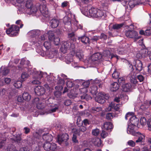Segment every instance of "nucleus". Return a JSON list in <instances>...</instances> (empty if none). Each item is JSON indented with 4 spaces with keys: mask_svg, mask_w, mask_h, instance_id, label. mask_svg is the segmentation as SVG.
Wrapping results in <instances>:
<instances>
[{
    "mask_svg": "<svg viewBox=\"0 0 151 151\" xmlns=\"http://www.w3.org/2000/svg\"><path fill=\"white\" fill-rule=\"evenodd\" d=\"M50 26L52 28H55L57 27V20L55 19H52L50 21Z\"/></svg>",
    "mask_w": 151,
    "mask_h": 151,
    "instance_id": "nucleus-34",
    "label": "nucleus"
},
{
    "mask_svg": "<svg viewBox=\"0 0 151 151\" xmlns=\"http://www.w3.org/2000/svg\"><path fill=\"white\" fill-rule=\"evenodd\" d=\"M45 104L42 102H39L37 104V107L38 109H42L45 107Z\"/></svg>",
    "mask_w": 151,
    "mask_h": 151,
    "instance_id": "nucleus-39",
    "label": "nucleus"
},
{
    "mask_svg": "<svg viewBox=\"0 0 151 151\" xmlns=\"http://www.w3.org/2000/svg\"><path fill=\"white\" fill-rule=\"evenodd\" d=\"M43 147L45 150H52V151H57V146L55 144L52 145L49 142H46L44 144Z\"/></svg>",
    "mask_w": 151,
    "mask_h": 151,
    "instance_id": "nucleus-5",
    "label": "nucleus"
},
{
    "mask_svg": "<svg viewBox=\"0 0 151 151\" xmlns=\"http://www.w3.org/2000/svg\"><path fill=\"white\" fill-rule=\"evenodd\" d=\"M119 74L118 72L114 71L112 74V77L114 79H117L119 77Z\"/></svg>",
    "mask_w": 151,
    "mask_h": 151,
    "instance_id": "nucleus-46",
    "label": "nucleus"
},
{
    "mask_svg": "<svg viewBox=\"0 0 151 151\" xmlns=\"http://www.w3.org/2000/svg\"><path fill=\"white\" fill-rule=\"evenodd\" d=\"M74 25L76 27V29H75L76 30H77L78 29H83V26L81 24H78V22L76 20L74 22Z\"/></svg>",
    "mask_w": 151,
    "mask_h": 151,
    "instance_id": "nucleus-43",
    "label": "nucleus"
},
{
    "mask_svg": "<svg viewBox=\"0 0 151 151\" xmlns=\"http://www.w3.org/2000/svg\"><path fill=\"white\" fill-rule=\"evenodd\" d=\"M121 86L122 91L126 92L130 91L132 87L131 84L129 83H125Z\"/></svg>",
    "mask_w": 151,
    "mask_h": 151,
    "instance_id": "nucleus-18",
    "label": "nucleus"
},
{
    "mask_svg": "<svg viewBox=\"0 0 151 151\" xmlns=\"http://www.w3.org/2000/svg\"><path fill=\"white\" fill-rule=\"evenodd\" d=\"M40 11L43 16L45 17H49V12L45 5L43 4L40 6Z\"/></svg>",
    "mask_w": 151,
    "mask_h": 151,
    "instance_id": "nucleus-9",
    "label": "nucleus"
},
{
    "mask_svg": "<svg viewBox=\"0 0 151 151\" xmlns=\"http://www.w3.org/2000/svg\"><path fill=\"white\" fill-rule=\"evenodd\" d=\"M93 142L95 145L98 147L101 146L102 143L101 139L98 138H96L93 139Z\"/></svg>",
    "mask_w": 151,
    "mask_h": 151,
    "instance_id": "nucleus-25",
    "label": "nucleus"
},
{
    "mask_svg": "<svg viewBox=\"0 0 151 151\" xmlns=\"http://www.w3.org/2000/svg\"><path fill=\"white\" fill-rule=\"evenodd\" d=\"M37 10V8L35 6H32L31 8H30V12L32 13H35Z\"/></svg>",
    "mask_w": 151,
    "mask_h": 151,
    "instance_id": "nucleus-55",
    "label": "nucleus"
},
{
    "mask_svg": "<svg viewBox=\"0 0 151 151\" xmlns=\"http://www.w3.org/2000/svg\"><path fill=\"white\" fill-rule=\"evenodd\" d=\"M113 127V124L110 122H105L103 126V128L106 130L112 129Z\"/></svg>",
    "mask_w": 151,
    "mask_h": 151,
    "instance_id": "nucleus-15",
    "label": "nucleus"
},
{
    "mask_svg": "<svg viewBox=\"0 0 151 151\" xmlns=\"http://www.w3.org/2000/svg\"><path fill=\"white\" fill-rule=\"evenodd\" d=\"M48 38L50 41H53L54 43L56 45L57 44L56 43L55 41V38L54 37V35L53 32H49L48 33Z\"/></svg>",
    "mask_w": 151,
    "mask_h": 151,
    "instance_id": "nucleus-24",
    "label": "nucleus"
},
{
    "mask_svg": "<svg viewBox=\"0 0 151 151\" xmlns=\"http://www.w3.org/2000/svg\"><path fill=\"white\" fill-rule=\"evenodd\" d=\"M119 87V85L118 83L115 82L111 84L110 87L111 90L113 91H116L118 90Z\"/></svg>",
    "mask_w": 151,
    "mask_h": 151,
    "instance_id": "nucleus-21",
    "label": "nucleus"
},
{
    "mask_svg": "<svg viewBox=\"0 0 151 151\" xmlns=\"http://www.w3.org/2000/svg\"><path fill=\"white\" fill-rule=\"evenodd\" d=\"M25 6L27 9H29L31 8L32 6V3L31 0H27Z\"/></svg>",
    "mask_w": 151,
    "mask_h": 151,
    "instance_id": "nucleus-33",
    "label": "nucleus"
},
{
    "mask_svg": "<svg viewBox=\"0 0 151 151\" xmlns=\"http://www.w3.org/2000/svg\"><path fill=\"white\" fill-rule=\"evenodd\" d=\"M97 8H92L89 10V13L90 15L92 17L95 18L96 17V13H97Z\"/></svg>",
    "mask_w": 151,
    "mask_h": 151,
    "instance_id": "nucleus-22",
    "label": "nucleus"
},
{
    "mask_svg": "<svg viewBox=\"0 0 151 151\" xmlns=\"http://www.w3.org/2000/svg\"><path fill=\"white\" fill-rule=\"evenodd\" d=\"M71 20L70 18L65 16L63 18V22L64 24L70 26L71 25Z\"/></svg>",
    "mask_w": 151,
    "mask_h": 151,
    "instance_id": "nucleus-23",
    "label": "nucleus"
},
{
    "mask_svg": "<svg viewBox=\"0 0 151 151\" xmlns=\"http://www.w3.org/2000/svg\"><path fill=\"white\" fill-rule=\"evenodd\" d=\"M23 130L24 131V133L26 134H28L30 132V129L27 127H24Z\"/></svg>",
    "mask_w": 151,
    "mask_h": 151,
    "instance_id": "nucleus-61",
    "label": "nucleus"
},
{
    "mask_svg": "<svg viewBox=\"0 0 151 151\" xmlns=\"http://www.w3.org/2000/svg\"><path fill=\"white\" fill-rule=\"evenodd\" d=\"M98 88L97 86L95 85H93L90 90V93L93 95H96L98 93Z\"/></svg>",
    "mask_w": 151,
    "mask_h": 151,
    "instance_id": "nucleus-26",
    "label": "nucleus"
},
{
    "mask_svg": "<svg viewBox=\"0 0 151 151\" xmlns=\"http://www.w3.org/2000/svg\"><path fill=\"white\" fill-rule=\"evenodd\" d=\"M68 38L69 40L73 41H75L76 40V39L75 37V34L74 32L69 33L68 34Z\"/></svg>",
    "mask_w": 151,
    "mask_h": 151,
    "instance_id": "nucleus-31",
    "label": "nucleus"
},
{
    "mask_svg": "<svg viewBox=\"0 0 151 151\" xmlns=\"http://www.w3.org/2000/svg\"><path fill=\"white\" fill-rule=\"evenodd\" d=\"M114 1H120L121 2L122 4L124 6L126 5L127 3H128V4L130 6H132L133 5V6H135L134 4H133L132 5V4H133V2L132 1H128L127 0H114Z\"/></svg>",
    "mask_w": 151,
    "mask_h": 151,
    "instance_id": "nucleus-29",
    "label": "nucleus"
},
{
    "mask_svg": "<svg viewBox=\"0 0 151 151\" xmlns=\"http://www.w3.org/2000/svg\"><path fill=\"white\" fill-rule=\"evenodd\" d=\"M92 110L94 111V112L95 111L98 112L102 111V108L100 107H93L92 108Z\"/></svg>",
    "mask_w": 151,
    "mask_h": 151,
    "instance_id": "nucleus-52",
    "label": "nucleus"
},
{
    "mask_svg": "<svg viewBox=\"0 0 151 151\" xmlns=\"http://www.w3.org/2000/svg\"><path fill=\"white\" fill-rule=\"evenodd\" d=\"M113 118L112 114L111 113H108L106 114V118L109 120H110Z\"/></svg>",
    "mask_w": 151,
    "mask_h": 151,
    "instance_id": "nucleus-54",
    "label": "nucleus"
},
{
    "mask_svg": "<svg viewBox=\"0 0 151 151\" xmlns=\"http://www.w3.org/2000/svg\"><path fill=\"white\" fill-rule=\"evenodd\" d=\"M134 66L137 72H140L142 69V63L141 61L139 59L135 60Z\"/></svg>",
    "mask_w": 151,
    "mask_h": 151,
    "instance_id": "nucleus-10",
    "label": "nucleus"
},
{
    "mask_svg": "<svg viewBox=\"0 0 151 151\" xmlns=\"http://www.w3.org/2000/svg\"><path fill=\"white\" fill-rule=\"evenodd\" d=\"M124 23H122L120 24H116L112 26V29L114 30H119L121 29L124 25Z\"/></svg>",
    "mask_w": 151,
    "mask_h": 151,
    "instance_id": "nucleus-27",
    "label": "nucleus"
},
{
    "mask_svg": "<svg viewBox=\"0 0 151 151\" xmlns=\"http://www.w3.org/2000/svg\"><path fill=\"white\" fill-rule=\"evenodd\" d=\"M148 130L151 131V119H149L147 122Z\"/></svg>",
    "mask_w": 151,
    "mask_h": 151,
    "instance_id": "nucleus-63",
    "label": "nucleus"
},
{
    "mask_svg": "<svg viewBox=\"0 0 151 151\" xmlns=\"http://www.w3.org/2000/svg\"><path fill=\"white\" fill-rule=\"evenodd\" d=\"M60 44L61 47L60 50L61 52L65 54L67 52L68 50H69L72 53L74 54L76 53L75 47L74 44L67 41H63Z\"/></svg>",
    "mask_w": 151,
    "mask_h": 151,
    "instance_id": "nucleus-1",
    "label": "nucleus"
},
{
    "mask_svg": "<svg viewBox=\"0 0 151 151\" xmlns=\"http://www.w3.org/2000/svg\"><path fill=\"white\" fill-rule=\"evenodd\" d=\"M74 85V84L71 81H68L67 82L66 86L68 88H71Z\"/></svg>",
    "mask_w": 151,
    "mask_h": 151,
    "instance_id": "nucleus-51",
    "label": "nucleus"
},
{
    "mask_svg": "<svg viewBox=\"0 0 151 151\" xmlns=\"http://www.w3.org/2000/svg\"><path fill=\"white\" fill-rule=\"evenodd\" d=\"M97 13H96V17L95 18H98V17H102L104 15V12L103 11L100 10L99 9H97Z\"/></svg>",
    "mask_w": 151,
    "mask_h": 151,
    "instance_id": "nucleus-35",
    "label": "nucleus"
},
{
    "mask_svg": "<svg viewBox=\"0 0 151 151\" xmlns=\"http://www.w3.org/2000/svg\"><path fill=\"white\" fill-rule=\"evenodd\" d=\"M60 76L63 79L60 78L59 76H58L59 80L57 82V98L58 96L60 97V96H61L62 91L63 89V86L65 82L64 79H66L67 78V76L63 73L60 74Z\"/></svg>",
    "mask_w": 151,
    "mask_h": 151,
    "instance_id": "nucleus-2",
    "label": "nucleus"
},
{
    "mask_svg": "<svg viewBox=\"0 0 151 151\" xmlns=\"http://www.w3.org/2000/svg\"><path fill=\"white\" fill-rule=\"evenodd\" d=\"M77 136L75 134H73L72 138L73 142L75 143H78V140L77 139Z\"/></svg>",
    "mask_w": 151,
    "mask_h": 151,
    "instance_id": "nucleus-57",
    "label": "nucleus"
},
{
    "mask_svg": "<svg viewBox=\"0 0 151 151\" xmlns=\"http://www.w3.org/2000/svg\"><path fill=\"white\" fill-rule=\"evenodd\" d=\"M100 39L103 40H106L107 39L109 38V37L104 33H102L99 36Z\"/></svg>",
    "mask_w": 151,
    "mask_h": 151,
    "instance_id": "nucleus-42",
    "label": "nucleus"
},
{
    "mask_svg": "<svg viewBox=\"0 0 151 151\" xmlns=\"http://www.w3.org/2000/svg\"><path fill=\"white\" fill-rule=\"evenodd\" d=\"M138 119L135 116H132L129 119V121L131 124L134 126H136L137 124Z\"/></svg>",
    "mask_w": 151,
    "mask_h": 151,
    "instance_id": "nucleus-20",
    "label": "nucleus"
},
{
    "mask_svg": "<svg viewBox=\"0 0 151 151\" xmlns=\"http://www.w3.org/2000/svg\"><path fill=\"white\" fill-rule=\"evenodd\" d=\"M134 115V114L133 112H129L127 113L126 115L125 116V119L126 120H127V118L128 117H130V116H133Z\"/></svg>",
    "mask_w": 151,
    "mask_h": 151,
    "instance_id": "nucleus-56",
    "label": "nucleus"
},
{
    "mask_svg": "<svg viewBox=\"0 0 151 151\" xmlns=\"http://www.w3.org/2000/svg\"><path fill=\"white\" fill-rule=\"evenodd\" d=\"M28 74L26 72H23L21 76V81H25L28 78Z\"/></svg>",
    "mask_w": 151,
    "mask_h": 151,
    "instance_id": "nucleus-38",
    "label": "nucleus"
},
{
    "mask_svg": "<svg viewBox=\"0 0 151 151\" xmlns=\"http://www.w3.org/2000/svg\"><path fill=\"white\" fill-rule=\"evenodd\" d=\"M22 85V82L20 81H17L14 84V86L16 88H20Z\"/></svg>",
    "mask_w": 151,
    "mask_h": 151,
    "instance_id": "nucleus-36",
    "label": "nucleus"
},
{
    "mask_svg": "<svg viewBox=\"0 0 151 151\" xmlns=\"http://www.w3.org/2000/svg\"><path fill=\"white\" fill-rule=\"evenodd\" d=\"M125 35L127 37L135 39L140 38L139 37H138L137 32L134 30H128L126 31L125 32Z\"/></svg>",
    "mask_w": 151,
    "mask_h": 151,
    "instance_id": "nucleus-4",
    "label": "nucleus"
},
{
    "mask_svg": "<svg viewBox=\"0 0 151 151\" xmlns=\"http://www.w3.org/2000/svg\"><path fill=\"white\" fill-rule=\"evenodd\" d=\"M6 140L5 138L1 139L0 140V149L2 147L4 143V142Z\"/></svg>",
    "mask_w": 151,
    "mask_h": 151,
    "instance_id": "nucleus-62",
    "label": "nucleus"
},
{
    "mask_svg": "<svg viewBox=\"0 0 151 151\" xmlns=\"http://www.w3.org/2000/svg\"><path fill=\"white\" fill-rule=\"evenodd\" d=\"M28 34L32 37H37L40 34L41 32L39 30H32L29 31Z\"/></svg>",
    "mask_w": 151,
    "mask_h": 151,
    "instance_id": "nucleus-16",
    "label": "nucleus"
},
{
    "mask_svg": "<svg viewBox=\"0 0 151 151\" xmlns=\"http://www.w3.org/2000/svg\"><path fill=\"white\" fill-rule=\"evenodd\" d=\"M35 94L38 96H41L44 94L45 92L44 88L40 86H37L35 89Z\"/></svg>",
    "mask_w": 151,
    "mask_h": 151,
    "instance_id": "nucleus-8",
    "label": "nucleus"
},
{
    "mask_svg": "<svg viewBox=\"0 0 151 151\" xmlns=\"http://www.w3.org/2000/svg\"><path fill=\"white\" fill-rule=\"evenodd\" d=\"M136 136L138 137V139L136 140L135 142L136 143L140 142L142 145H144L145 143L143 142V140L145 139V136L140 133V134H138Z\"/></svg>",
    "mask_w": 151,
    "mask_h": 151,
    "instance_id": "nucleus-12",
    "label": "nucleus"
},
{
    "mask_svg": "<svg viewBox=\"0 0 151 151\" xmlns=\"http://www.w3.org/2000/svg\"><path fill=\"white\" fill-rule=\"evenodd\" d=\"M72 132L75 134L79 135L80 130H79V129L74 128L72 129Z\"/></svg>",
    "mask_w": 151,
    "mask_h": 151,
    "instance_id": "nucleus-49",
    "label": "nucleus"
},
{
    "mask_svg": "<svg viewBox=\"0 0 151 151\" xmlns=\"http://www.w3.org/2000/svg\"><path fill=\"white\" fill-rule=\"evenodd\" d=\"M142 52H144L145 56L146 55H148L149 57L150 60H151V48H150L149 49H143L142 50ZM144 56V55H143Z\"/></svg>",
    "mask_w": 151,
    "mask_h": 151,
    "instance_id": "nucleus-28",
    "label": "nucleus"
},
{
    "mask_svg": "<svg viewBox=\"0 0 151 151\" xmlns=\"http://www.w3.org/2000/svg\"><path fill=\"white\" fill-rule=\"evenodd\" d=\"M99 133V130L98 129H96L93 130L92 134L95 136H97Z\"/></svg>",
    "mask_w": 151,
    "mask_h": 151,
    "instance_id": "nucleus-47",
    "label": "nucleus"
},
{
    "mask_svg": "<svg viewBox=\"0 0 151 151\" xmlns=\"http://www.w3.org/2000/svg\"><path fill=\"white\" fill-rule=\"evenodd\" d=\"M76 56L79 60L82 58V55L80 50H78L76 52Z\"/></svg>",
    "mask_w": 151,
    "mask_h": 151,
    "instance_id": "nucleus-45",
    "label": "nucleus"
},
{
    "mask_svg": "<svg viewBox=\"0 0 151 151\" xmlns=\"http://www.w3.org/2000/svg\"><path fill=\"white\" fill-rule=\"evenodd\" d=\"M140 122L141 125H144L146 123V120L145 117H142L140 119Z\"/></svg>",
    "mask_w": 151,
    "mask_h": 151,
    "instance_id": "nucleus-48",
    "label": "nucleus"
},
{
    "mask_svg": "<svg viewBox=\"0 0 151 151\" xmlns=\"http://www.w3.org/2000/svg\"><path fill=\"white\" fill-rule=\"evenodd\" d=\"M8 91L7 89L3 88L0 90V96H3L7 94Z\"/></svg>",
    "mask_w": 151,
    "mask_h": 151,
    "instance_id": "nucleus-37",
    "label": "nucleus"
},
{
    "mask_svg": "<svg viewBox=\"0 0 151 151\" xmlns=\"http://www.w3.org/2000/svg\"><path fill=\"white\" fill-rule=\"evenodd\" d=\"M13 147L14 146L12 144L8 145L6 149L7 151H12Z\"/></svg>",
    "mask_w": 151,
    "mask_h": 151,
    "instance_id": "nucleus-64",
    "label": "nucleus"
},
{
    "mask_svg": "<svg viewBox=\"0 0 151 151\" xmlns=\"http://www.w3.org/2000/svg\"><path fill=\"white\" fill-rule=\"evenodd\" d=\"M19 30V29L18 26L13 25L6 30V32L7 34H10L12 36H15L18 35Z\"/></svg>",
    "mask_w": 151,
    "mask_h": 151,
    "instance_id": "nucleus-3",
    "label": "nucleus"
},
{
    "mask_svg": "<svg viewBox=\"0 0 151 151\" xmlns=\"http://www.w3.org/2000/svg\"><path fill=\"white\" fill-rule=\"evenodd\" d=\"M51 108L50 109V113L54 112L56 111L57 110V106L54 104H51Z\"/></svg>",
    "mask_w": 151,
    "mask_h": 151,
    "instance_id": "nucleus-44",
    "label": "nucleus"
},
{
    "mask_svg": "<svg viewBox=\"0 0 151 151\" xmlns=\"http://www.w3.org/2000/svg\"><path fill=\"white\" fill-rule=\"evenodd\" d=\"M128 145L132 147H134L135 145V143L132 140H129L127 142Z\"/></svg>",
    "mask_w": 151,
    "mask_h": 151,
    "instance_id": "nucleus-50",
    "label": "nucleus"
},
{
    "mask_svg": "<svg viewBox=\"0 0 151 151\" xmlns=\"http://www.w3.org/2000/svg\"><path fill=\"white\" fill-rule=\"evenodd\" d=\"M81 98L82 99H86L87 101L92 99L91 96L88 95L86 93H85L82 95L81 96Z\"/></svg>",
    "mask_w": 151,
    "mask_h": 151,
    "instance_id": "nucleus-32",
    "label": "nucleus"
},
{
    "mask_svg": "<svg viewBox=\"0 0 151 151\" xmlns=\"http://www.w3.org/2000/svg\"><path fill=\"white\" fill-rule=\"evenodd\" d=\"M102 57L101 53L97 52L92 55L91 57V60L93 61H95L100 59Z\"/></svg>",
    "mask_w": 151,
    "mask_h": 151,
    "instance_id": "nucleus-13",
    "label": "nucleus"
},
{
    "mask_svg": "<svg viewBox=\"0 0 151 151\" xmlns=\"http://www.w3.org/2000/svg\"><path fill=\"white\" fill-rule=\"evenodd\" d=\"M108 133L104 131H102V133L101 134V137L103 138L106 137L108 135Z\"/></svg>",
    "mask_w": 151,
    "mask_h": 151,
    "instance_id": "nucleus-60",
    "label": "nucleus"
},
{
    "mask_svg": "<svg viewBox=\"0 0 151 151\" xmlns=\"http://www.w3.org/2000/svg\"><path fill=\"white\" fill-rule=\"evenodd\" d=\"M22 98L24 100L29 101L31 99V96L27 93H24L23 94Z\"/></svg>",
    "mask_w": 151,
    "mask_h": 151,
    "instance_id": "nucleus-30",
    "label": "nucleus"
},
{
    "mask_svg": "<svg viewBox=\"0 0 151 151\" xmlns=\"http://www.w3.org/2000/svg\"><path fill=\"white\" fill-rule=\"evenodd\" d=\"M127 132L128 134H131L132 135L135 136L140 134L139 132H136L133 127L131 128L130 126H129L127 129Z\"/></svg>",
    "mask_w": 151,
    "mask_h": 151,
    "instance_id": "nucleus-19",
    "label": "nucleus"
},
{
    "mask_svg": "<svg viewBox=\"0 0 151 151\" xmlns=\"http://www.w3.org/2000/svg\"><path fill=\"white\" fill-rule=\"evenodd\" d=\"M109 97L108 96L105 97L101 93H99L98 96L95 97V100L99 103L103 104L106 101L105 99H108Z\"/></svg>",
    "mask_w": 151,
    "mask_h": 151,
    "instance_id": "nucleus-7",
    "label": "nucleus"
},
{
    "mask_svg": "<svg viewBox=\"0 0 151 151\" xmlns=\"http://www.w3.org/2000/svg\"><path fill=\"white\" fill-rule=\"evenodd\" d=\"M69 139L68 134L66 133L63 134L61 135H57V142L60 145L62 142H66Z\"/></svg>",
    "mask_w": 151,
    "mask_h": 151,
    "instance_id": "nucleus-6",
    "label": "nucleus"
},
{
    "mask_svg": "<svg viewBox=\"0 0 151 151\" xmlns=\"http://www.w3.org/2000/svg\"><path fill=\"white\" fill-rule=\"evenodd\" d=\"M105 56L106 58L108 59L111 60L113 58L115 57L117 59H118V56L117 55H115L113 54H111L109 51H107L105 52Z\"/></svg>",
    "mask_w": 151,
    "mask_h": 151,
    "instance_id": "nucleus-17",
    "label": "nucleus"
},
{
    "mask_svg": "<svg viewBox=\"0 0 151 151\" xmlns=\"http://www.w3.org/2000/svg\"><path fill=\"white\" fill-rule=\"evenodd\" d=\"M44 45L47 49H49L50 47V43L48 42H45Z\"/></svg>",
    "mask_w": 151,
    "mask_h": 151,
    "instance_id": "nucleus-58",
    "label": "nucleus"
},
{
    "mask_svg": "<svg viewBox=\"0 0 151 151\" xmlns=\"http://www.w3.org/2000/svg\"><path fill=\"white\" fill-rule=\"evenodd\" d=\"M118 82L120 86H122L125 83V79L124 78L122 77L118 78Z\"/></svg>",
    "mask_w": 151,
    "mask_h": 151,
    "instance_id": "nucleus-41",
    "label": "nucleus"
},
{
    "mask_svg": "<svg viewBox=\"0 0 151 151\" xmlns=\"http://www.w3.org/2000/svg\"><path fill=\"white\" fill-rule=\"evenodd\" d=\"M1 73L3 75H7L9 72V70L8 69L6 68H4L3 69L1 68Z\"/></svg>",
    "mask_w": 151,
    "mask_h": 151,
    "instance_id": "nucleus-40",
    "label": "nucleus"
},
{
    "mask_svg": "<svg viewBox=\"0 0 151 151\" xmlns=\"http://www.w3.org/2000/svg\"><path fill=\"white\" fill-rule=\"evenodd\" d=\"M142 49L141 50V51H142ZM141 52H142V51H141ZM142 52V53H143V54H141L140 52H138V53H137V54H136V56L137 58L140 59L141 58H142V56L143 55V54H145V53H144H144Z\"/></svg>",
    "mask_w": 151,
    "mask_h": 151,
    "instance_id": "nucleus-59",
    "label": "nucleus"
},
{
    "mask_svg": "<svg viewBox=\"0 0 151 151\" xmlns=\"http://www.w3.org/2000/svg\"><path fill=\"white\" fill-rule=\"evenodd\" d=\"M51 104H49L48 105L45 106V108L46 110V112L48 113H50L51 108Z\"/></svg>",
    "mask_w": 151,
    "mask_h": 151,
    "instance_id": "nucleus-53",
    "label": "nucleus"
},
{
    "mask_svg": "<svg viewBox=\"0 0 151 151\" xmlns=\"http://www.w3.org/2000/svg\"><path fill=\"white\" fill-rule=\"evenodd\" d=\"M43 139L45 141L49 142L52 140L53 137L49 133L44 134L42 137Z\"/></svg>",
    "mask_w": 151,
    "mask_h": 151,
    "instance_id": "nucleus-14",
    "label": "nucleus"
},
{
    "mask_svg": "<svg viewBox=\"0 0 151 151\" xmlns=\"http://www.w3.org/2000/svg\"><path fill=\"white\" fill-rule=\"evenodd\" d=\"M78 40L81 41L83 44L85 45L87 44H89L90 43L89 38L85 35L78 37Z\"/></svg>",
    "mask_w": 151,
    "mask_h": 151,
    "instance_id": "nucleus-11",
    "label": "nucleus"
}]
</instances>
